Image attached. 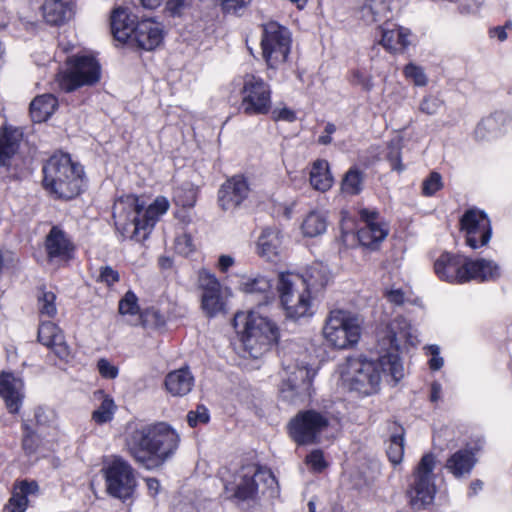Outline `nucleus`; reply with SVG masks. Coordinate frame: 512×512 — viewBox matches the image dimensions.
Returning a JSON list of instances; mask_svg holds the SVG:
<instances>
[{
  "label": "nucleus",
  "instance_id": "obj_1",
  "mask_svg": "<svg viewBox=\"0 0 512 512\" xmlns=\"http://www.w3.org/2000/svg\"><path fill=\"white\" fill-rule=\"evenodd\" d=\"M338 374L345 388L368 396L379 390L383 378L398 383L404 377V368L399 356L388 352L377 360L347 357L338 365Z\"/></svg>",
  "mask_w": 512,
  "mask_h": 512
},
{
  "label": "nucleus",
  "instance_id": "obj_2",
  "mask_svg": "<svg viewBox=\"0 0 512 512\" xmlns=\"http://www.w3.org/2000/svg\"><path fill=\"white\" fill-rule=\"evenodd\" d=\"M180 442L177 431L166 422L141 425L126 438L133 459L148 470L164 465L176 452Z\"/></svg>",
  "mask_w": 512,
  "mask_h": 512
},
{
  "label": "nucleus",
  "instance_id": "obj_3",
  "mask_svg": "<svg viewBox=\"0 0 512 512\" xmlns=\"http://www.w3.org/2000/svg\"><path fill=\"white\" fill-rule=\"evenodd\" d=\"M169 208L170 202L164 196H157L145 208L137 196H122L115 201L113 206L116 229L124 238L142 241L147 238L155 224L167 213Z\"/></svg>",
  "mask_w": 512,
  "mask_h": 512
},
{
  "label": "nucleus",
  "instance_id": "obj_4",
  "mask_svg": "<svg viewBox=\"0 0 512 512\" xmlns=\"http://www.w3.org/2000/svg\"><path fill=\"white\" fill-rule=\"evenodd\" d=\"M244 350L253 358L265 354L280 337L278 325L258 310L239 312L234 318Z\"/></svg>",
  "mask_w": 512,
  "mask_h": 512
},
{
  "label": "nucleus",
  "instance_id": "obj_5",
  "mask_svg": "<svg viewBox=\"0 0 512 512\" xmlns=\"http://www.w3.org/2000/svg\"><path fill=\"white\" fill-rule=\"evenodd\" d=\"M44 188L59 199L69 200L80 194L84 185V170L68 154L53 155L43 167Z\"/></svg>",
  "mask_w": 512,
  "mask_h": 512
},
{
  "label": "nucleus",
  "instance_id": "obj_6",
  "mask_svg": "<svg viewBox=\"0 0 512 512\" xmlns=\"http://www.w3.org/2000/svg\"><path fill=\"white\" fill-rule=\"evenodd\" d=\"M224 487L228 498L244 501L253 499L260 488L274 493L277 490V480L270 470L248 465L239 469L231 480L225 482Z\"/></svg>",
  "mask_w": 512,
  "mask_h": 512
},
{
  "label": "nucleus",
  "instance_id": "obj_7",
  "mask_svg": "<svg viewBox=\"0 0 512 512\" xmlns=\"http://www.w3.org/2000/svg\"><path fill=\"white\" fill-rule=\"evenodd\" d=\"M277 291L287 317L297 319L310 314L311 291L306 278L291 272L278 275Z\"/></svg>",
  "mask_w": 512,
  "mask_h": 512
},
{
  "label": "nucleus",
  "instance_id": "obj_8",
  "mask_svg": "<svg viewBox=\"0 0 512 512\" xmlns=\"http://www.w3.org/2000/svg\"><path fill=\"white\" fill-rule=\"evenodd\" d=\"M101 67L91 55H77L69 58L66 70L58 73L56 82L65 92H71L82 86L94 85L100 80Z\"/></svg>",
  "mask_w": 512,
  "mask_h": 512
},
{
  "label": "nucleus",
  "instance_id": "obj_9",
  "mask_svg": "<svg viewBox=\"0 0 512 512\" xmlns=\"http://www.w3.org/2000/svg\"><path fill=\"white\" fill-rule=\"evenodd\" d=\"M241 109L250 116L265 115L271 109V88L260 76L246 73L238 79Z\"/></svg>",
  "mask_w": 512,
  "mask_h": 512
},
{
  "label": "nucleus",
  "instance_id": "obj_10",
  "mask_svg": "<svg viewBox=\"0 0 512 512\" xmlns=\"http://www.w3.org/2000/svg\"><path fill=\"white\" fill-rule=\"evenodd\" d=\"M436 457L425 454L413 473V480L408 490L410 503L414 508L421 509L431 505L436 494L435 475Z\"/></svg>",
  "mask_w": 512,
  "mask_h": 512
},
{
  "label": "nucleus",
  "instance_id": "obj_11",
  "mask_svg": "<svg viewBox=\"0 0 512 512\" xmlns=\"http://www.w3.org/2000/svg\"><path fill=\"white\" fill-rule=\"evenodd\" d=\"M361 328L357 318L342 310L330 312L324 328L326 340L339 349L356 344Z\"/></svg>",
  "mask_w": 512,
  "mask_h": 512
},
{
  "label": "nucleus",
  "instance_id": "obj_12",
  "mask_svg": "<svg viewBox=\"0 0 512 512\" xmlns=\"http://www.w3.org/2000/svg\"><path fill=\"white\" fill-rule=\"evenodd\" d=\"M291 47L289 30L271 21L263 25L262 55L270 68H276L287 59Z\"/></svg>",
  "mask_w": 512,
  "mask_h": 512
},
{
  "label": "nucleus",
  "instance_id": "obj_13",
  "mask_svg": "<svg viewBox=\"0 0 512 512\" xmlns=\"http://www.w3.org/2000/svg\"><path fill=\"white\" fill-rule=\"evenodd\" d=\"M107 492L119 499L129 498L136 488L134 469L122 458L115 457L102 469Z\"/></svg>",
  "mask_w": 512,
  "mask_h": 512
},
{
  "label": "nucleus",
  "instance_id": "obj_14",
  "mask_svg": "<svg viewBox=\"0 0 512 512\" xmlns=\"http://www.w3.org/2000/svg\"><path fill=\"white\" fill-rule=\"evenodd\" d=\"M462 230L466 233V243L472 249L488 244L492 230L488 216L481 210L470 209L461 218Z\"/></svg>",
  "mask_w": 512,
  "mask_h": 512
},
{
  "label": "nucleus",
  "instance_id": "obj_15",
  "mask_svg": "<svg viewBox=\"0 0 512 512\" xmlns=\"http://www.w3.org/2000/svg\"><path fill=\"white\" fill-rule=\"evenodd\" d=\"M320 432V414L313 410L298 413L289 423V434L299 445L313 444Z\"/></svg>",
  "mask_w": 512,
  "mask_h": 512
},
{
  "label": "nucleus",
  "instance_id": "obj_16",
  "mask_svg": "<svg viewBox=\"0 0 512 512\" xmlns=\"http://www.w3.org/2000/svg\"><path fill=\"white\" fill-rule=\"evenodd\" d=\"M358 213L364 222V226L357 232L360 244L371 249L377 248L388 235L387 225L379 221V213L376 210L362 208Z\"/></svg>",
  "mask_w": 512,
  "mask_h": 512
},
{
  "label": "nucleus",
  "instance_id": "obj_17",
  "mask_svg": "<svg viewBox=\"0 0 512 512\" xmlns=\"http://www.w3.org/2000/svg\"><path fill=\"white\" fill-rule=\"evenodd\" d=\"M250 186L241 175L226 180L218 191V203L224 211H234L248 198Z\"/></svg>",
  "mask_w": 512,
  "mask_h": 512
},
{
  "label": "nucleus",
  "instance_id": "obj_18",
  "mask_svg": "<svg viewBox=\"0 0 512 512\" xmlns=\"http://www.w3.org/2000/svg\"><path fill=\"white\" fill-rule=\"evenodd\" d=\"M164 39L163 25L154 18H144L136 22L130 42L138 48L151 51Z\"/></svg>",
  "mask_w": 512,
  "mask_h": 512
},
{
  "label": "nucleus",
  "instance_id": "obj_19",
  "mask_svg": "<svg viewBox=\"0 0 512 512\" xmlns=\"http://www.w3.org/2000/svg\"><path fill=\"white\" fill-rule=\"evenodd\" d=\"M434 271L442 281L467 282V257L451 253L441 254L434 263Z\"/></svg>",
  "mask_w": 512,
  "mask_h": 512
},
{
  "label": "nucleus",
  "instance_id": "obj_20",
  "mask_svg": "<svg viewBox=\"0 0 512 512\" xmlns=\"http://www.w3.org/2000/svg\"><path fill=\"white\" fill-rule=\"evenodd\" d=\"M0 397L10 413H18L25 397L23 379L12 372L3 371L0 374Z\"/></svg>",
  "mask_w": 512,
  "mask_h": 512
},
{
  "label": "nucleus",
  "instance_id": "obj_21",
  "mask_svg": "<svg viewBox=\"0 0 512 512\" xmlns=\"http://www.w3.org/2000/svg\"><path fill=\"white\" fill-rule=\"evenodd\" d=\"M75 247L59 227L51 228L45 239V251L50 262L64 263L73 257Z\"/></svg>",
  "mask_w": 512,
  "mask_h": 512
},
{
  "label": "nucleus",
  "instance_id": "obj_22",
  "mask_svg": "<svg viewBox=\"0 0 512 512\" xmlns=\"http://www.w3.org/2000/svg\"><path fill=\"white\" fill-rule=\"evenodd\" d=\"M379 44L390 53L403 52L410 45L411 32L393 22H384L378 27Z\"/></svg>",
  "mask_w": 512,
  "mask_h": 512
},
{
  "label": "nucleus",
  "instance_id": "obj_23",
  "mask_svg": "<svg viewBox=\"0 0 512 512\" xmlns=\"http://www.w3.org/2000/svg\"><path fill=\"white\" fill-rule=\"evenodd\" d=\"M38 340L61 360L67 361L70 358V347L65 341L62 330L55 323H42L38 329Z\"/></svg>",
  "mask_w": 512,
  "mask_h": 512
},
{
  "label": "nucleus",
  "instance_id": "obj_24",
  "mask_svg": "<svg viewBox=\"0 0 512 512\" xmlns=\"http://www.w3.org/2000/svg\"><path fill=\"white\" fill-rule=\"evenodd\" d=\"M284 250L283 235L276 227H265L261 230L257 242L256 253L266 261H276Z\"/></svg>",
  "mask_w": 512,
  "mask_h": 512
},
{
  "label": "nucleus",
  "instance_id": "obj_25",
  "mask_svg": "<svg viewBox=\"0 0 512 512\" xmlns=\"http://www.w3.org/2000/svg\"><path fill=\"white\" fill-rule=\"evenodd\" d=\"M355 12L367 24L388 22L392 16L388 0H357Z\"/></svg>",
  "mask_w": 512,
  "mask_h": 512
},
{
  "label": "nucleus",
  "instance_id": "obj_26",
  "mask_svg": "<svg viewBox=\"0 0 512 512\" xmlns=\"http://www.w3.org/2000/svg\"><path fill=\"white\" fill-rule=\"evenodd\" d=\"M501 276L500 266L491 259L467 258V282L476 280L480 282L495 281Z\"/></svg>",
  "mask_w": 512,
  "mask_h": 512
},
{
  "label": "nucleus",
  "instance_id": "obj_27",
  "mask_svg": "<svg viewBox=\"0 0 512 512\" xmlns=\"http://www.w3.org/2000/svg\"><path fill=\"white\" fill-rule=\"evenodd\" d=\"M476 462L472 450L460 449L447 458L444 467L455 478L461 479L470 475Z\"/></svg>",
  "mask_w": 512,
  "mask_h": 512
},
{
  "label": "nucleus",
  "instance_id": "obj_28",
  "mask_svg": "<svg viewBox=\"0 0 512 512\" xmlns=\"http://www.w3.org/2000/svg\"><path fill=\"white\" fill-rule=\"evenodd\" d=\"M42 14L51 25H62L73 16V7L68 0H44Z\"/></svg>",
  "mask_w": 512,
  "mask_h": 512
},
{
  "label": "nucleus",
  "instance_id": "obj_29",
  "mask_svg": "<svg viewBox=\"0 0 512 512\" xmlns=\"http://www.w3.org/2000/svg\"><path fill=\"white\" fill-rule=\"evenodd\" d=\"M388 333L389 350L397 351L401 341L411 345L418 343L410 323L403 317H397L391 322Z\"/></svg>",
  "mask_w": 512,
  "mask_h": 512
},
{
  "label": "nucleus",
  "instance_id": "obj_30",
  "mask_svg": "<svg viewBox=\"0 0 512 512\" xmlns=\"http://www.w3.org/2000/svg\"><path fill=\"white\" fill-rule=\"evenodd\" d=\"M135 16L126 8H116L111 15V30L118 41L130 40L135 26Z\"/></svg>",
  "mask_w": 512,
  "mask_h": 512
},
{
  "label": "nucleus",
  "instance_id": "obj_31",
  "mask_svg": "<svg viewBox=\"0 0 512 512\" xmlns=\"http://www.w3.org/2000/svg\"><path fill=\"white\" fill-rule=\"evenodd\" d=\"M510 118L503 112H496L484 118L475 129V137L479 140H486L497 137L510 123Z\"/></svg>",
  "mask_w": 512,
  "mask_h": 512
},
{
  "label": "nucleus",
  "instance_id": "obj_32",
  "mask_svg": "<svg viewBox=\"0 0 512 512\" xmlns=\"http://www.w3.org/2000/svg\"><path fill=\"white\" fill-rule=\"evenodd\" d=\"M194 384V378L190 371L186 368H181L170 372L165 377L166 391L172 396H184L188 394Z\"/></svg>",
  "mask_w": 512,
  "mask_h": 512
},
{
  "label": "nucleus",
  "instance_id": "obj_33",
  "mask_svg": "<svg viewBox=\"0 0 512 512\" xmlns=\"http://www.w3.org/2000/svg\"><path fill=\"white\" fill-rule=\"evenodd\" d=\"M240 290L246 294H259L262 296L261 303H269L274 298L271 280L264 275L248 277L241 281Z\"/></svg>",
  "mask_w": 512,
  "mask_h": 512
},
{
  "label": "nucleus",
  "instance_id": "obj_34",
  "mask_svg": "<svg viewBox=\"0 0 512 512\" xmlns=\"http://www.w3.org/2000/svg\"><path fill=\"white\" fill-rule=\"evenodd\" d=\"M21 139L22 132L17 128L5 127L0 131V167L16 153Z\"/></svg>",
  "mask_w": 512,
  "mask_h": 512
},
{
  "label": "nucleus",
  "instance_id": "obj_35",
  "mask_svg": "<svg viewBox=\"0 0 512 512\" xmlns=\"http://www.w3.org/2000/svg\"><path fill=\"white\" fill-rule=\"evenodd\" d=\"M57 100L51 94H43L33 99L30 104V114L34 122L46 121L55 111Z\"/></svg>",
  "mask_w": 512,
  "mask_h": 512
},
{
  "label": "nucleus",
  "instance_id": "obj_36",
  "mask_svg": "<svg viewBox=\"0 0 512 512\" xmlns=\"http://www.w3.org/2000/svg\"><path fill=\"white\" fill-rule=\"evenodd\" d=\"M95 397L100 400V405L93 411L92 419L97 424L110 422L116 412L117 406L112 397L102 391H98Z\"/></svg>",
  "mask_w": 512,
  "mask_h": 512
},
{
  "label": "nucleus",
  "instance_id": "obj_37",
  "mask_svg": "<svg viewBox=\"0 0 512 512\" xmlns=\"http://www.w3.org/2000/svg\"><path fill=\"white\" fill-rule=\"evenodd\" d=\"M201 306L208 316H214L224 311L225 300L222 287L213 292L201 294Z\"/></svg>",
  "mask_w": 512,
  "mask_h": 512
},
{
  "label": "nucleus",
  "instance_id": "obj_38",
  "mask_svg": "<svg viewBox=\"0 0 512 512\" xmlns=\"http://www.w3.org/2000/svg\"><path fill=\"white\" fill-rule=\"evenodd\" d=\"M119 312L123 316L129 317L127 321L132 325H138L139 305L137 296L128 291L119 301Z\"/></svg>",
  "mask_w": 512,
  "mask_h": 512
},
{
  "label": "nucleus",
  "instance_id": "obj_39",
  "mask_svg": "<svg viewBox=\"0 0 512 512\" xmlns=\"http://www.w3.org/2000/svg\"><path fill=\"white\" fill-rule=\"evenodd\" d=\"M138 324L144 328L157 329L163 327L166 324L167 317L160 310L152 307L146 309L138 317Z\"/></svg>",
  "mask_w": 512,
  "mask_h": 512
},
{
  "label": "nucleus",
  "instance_id": "obj_40",
  "mask_svg": "<svg viewBox=\"0 0 512 512\" xmlns=\"http://www.w3.org/2000/svg\"><path fill=\"white\" fill-rule=\"evenodd\" d=\"M362 185V173L356 168H351L342 180L341 189L346 194L356 195L362 190Z\"/></svg>",
  "mask_w": 512,
  "mask_h": 512
},
{
  "label": "nucleus",
  "instance_id": "obj_41",
  "mask_svg": "<svg viewBox=\"0 0 512 512\" xmlns=\"http://www.w3.org/2000/svg\"><path fill=\"white\" fill-rule=\"evenodd\" d=\"M387 456L393 465H398L402 462L404 456V436L402 428H400V433L390 437L387 447Z\"/></svg>",
  "mask_w": 512,
  "mask_h": 512
},
{
  "label": "nucleus",
  "instance_id": "obj_42",
  "mask_svg": "<svg viewBox=\"0 0 512 512\" xmlns=\"http://www.w3.org/2000/svg\"><path fill=\"white\" fill-rule=\"evenodd\" d=\"M38 308L41 315L53 318L57 314L56 295L52 291L41 290L38 296Z\"/></svg>",
  "mask_w": 512,
  "mask_h": 512
},
{
  "label": "nucleus",
  "instance_id": "obj_43",
  "mask_svg": "<svg viewBox=\"0 0 512 512\" xmlns=\"http://www.w3.org/2000/svg\"><path fill=\"white\" fill-rule=\"evenodd\" d=\"M301 231L304 237L313 238L320 234V213L312 210L303 220Z\"/></svg>",
  "mask_w": 512,
  "mask_h": 512
},
{
  "label": "nucleus",
  "instance_id": "obj_44",
  "mask_svg": "<svg viewBox=\"0 0 512 512\" xmlns=\"http://www.w3.org/2000/svg\"><path fill=\"white\" fill-rule=\"evenodd\" d=\"M321 423L322 437L325 436L327 439L335 438L341 430L340 419L328 412L322 413Z\"/></svg>",
  "mask_w": 512,
  "mask_h": 512
},
{
  "label": "nucleus",
  "instance_id": "obj_45",
  "mask_svg": "<svg viewBox=\"0 0 512 512\" xmlns=\"http://www.w3.org/2000/svg\"><path fill=\"white\" fill-rule=\"evenodd\" d=\"M224 14L241 15L252 0H214Z\"/></svg>",
  "mask_w": 512,
  "mask_h": 512
},
{
  "label": "nucleus",
  "instance_id": "obj_46",
  "mask_svg": "<svg viewBox=\"0 0 512 512\" xmlns=\"http://www.w3.org/2000/svg\"><path fill=\"white\" fill-rule=\"evenodd\" d=\"M198 286L204 293L216 291L221 287V284L213 273L203 268L198 272Z\"/></svg>",
  "mask_w": 512,
  "mask_h": 512
},
{
  "label": "nucleus",
  "instance_id": "obj_47",
  "mask_svg": "<svg viewBox=\"0 0 512 512\" xmlns=\"http://www.w3.org/2000/svg\"><path fill=\"white\" fill-rule=\"evenodd\" d=\"M403 73L405 77L411 80L416 86L423 87L428 83V79L423 68L414 63L407 64L404 67Z\"/></svg>",
  "mask_w": 512,
  "mask_h": 512
},
{
  "label": "nucleus",
  "instance_id": "obj_48",
  "mask_svg": "<svg viewBox=\"0 0 512 512\" xmlns=\"http://www.w3.org/2000/svg\"><path fill=\"white\" fill-rule=\"evenodd\" d=\"M443 188L442 176L438 172H431L422 182V194L424 196H433L437 191Z\"/></svg>",
  "mask_w": 512,
  "mask_h": 512
},
{
  "label": "nucleus",
  "instance_id": "obj_49",
  "mask_svg": "<svg viewBox=\"0 0 512 512\" xmlns=\"http://www.w3.org/2000/svg\"><path fill=\"white\" fill-rule=\"evenodd\" d=\"M296 373L301 378L305 377V379H303V382H302L301 385H298L296 383V379H290L291 390L292 391H296V393H299V391H306V390H308L311 381L316 376V372L315 371H310L308 369H302L301 368V369H298V371ZM295 378H297V376Z\"/></svg>",
  "mask_w": 512,
  "mask_h": 512
},
{
  "label": "nucleus",
  "instance_id": "obj_50",
  "mask_svg": "<svg viewBox=\"0 0 512 512\" xmlns=\"http://www.w3.org/2000/svg\"><path fill=\"white\" fill-rule=\"evenodd\" d=\"M442 104L443 101L440 98L433 95H427L422 99L419 105V110L427 115H435L441 108Z\"/></svg>",
  "mask_w": 512,
  "mask_h": 512
},
{
  "label": "nucleus",
  "instance_id": "obj_51",
  "mask_svg": "<svg viewBox=\"0 0 512 512\" xmlns=\"http://www.w3.org/2000/svg\"><path fill=\"white\" fill-rule=\"evenodd\" d=\"M97 370L101 377L109 380L117 378L119 374L118 367L106 358L97 361Z\"/></svg>",
  "mask_w": 512,
  "mask_h": 512
},
{
  "label": "nucleus",
  "instance_id": "obj_52",
  "mask_svg": "<svg viewBox=\"0 0 512 512\" xmlns=\"http://www.w3.org/2000/svg\"><path fill=\"white\" fill-rule=\"evenodd\" d=\"M27 506L28 498H26L23 493L15 489L6 508L9 512H24L27 509Z\"/></svg>",
  "mask_w": 512,
  "mask_h": 512
},
{
  "label": "nucleus",
  "instance_id": "obj_53",
  "mask_svg": "<svg viewBox=\"0 0 512 512\" xmlns=\"http://www.w3.org/2000/svg\"><path fill=\"white\" fill-rule=\"evenodd\" d=\"M175 249L179 254L189 255L194 251L192 237L187 233L178 235L175 239Z\"/></svg>",
  "mask_w": 512,
  "mask_h": 512
},
{
  "label": "nucleus",
  "instance_id": "obj_54",
  "mask_svg": "<svg viewBox=\"0 0 512 512\" xmlns=\"http://www.w3.org/2000/svg\"><path fill=\"white\" fill-rule=\"evenodd\" d=\"M189 5L188 0H167L165 10L170 16L179 17L183 15Z\"/></svg>",
  "mask_w": 512,
  "mask_h": 512
},
{
  "label": "nucleus",
  "instance_id": "obj_55",
  "mask_svg": "<svg viewBox=\"0 0 512 512\" xmlns=\"http://www.w3.org/2000/svg\"><path fill=\"white\" fill-rule=\"evenodd\" d=\"M209 414L205 407L199 406L195 411H190L187 415L188 424L191 427H196L198 424L207 423Z\"/></svg>",
  "mask_w": 512,
  "mask_h": 512
},
{
  "label": "nucleus",
  "instance_id": "obj_56",
  "mask_svg": "<svg viewBox=\"0 0 512 512\" xmlns=\"http://www.w3.org/2000/svg\"><path fill=\"white\" fill-rule=\"evenodd\" d=\"M17 263L15 254L8 249H0V276L7 270L14 268Z\"/></svg>",
  "mask_w": 512,
  "mask_h": 512
},
{
  "label": "nucleus",
  "instance_id": "obj_57",
  "mask_svg": "<svg viewBox=\"0 0 512 512\" xmlns=\"http://www.w3.org/2000/svg\"><path fill=\"white\" fill-rule=\"evenodd\" d=\"M98 281L105 283L107 286H112L119 281V274L109 266L101 267Z\"/></svg>",
  "mask_w": 512,
  "mask_h": 512
},
{
  "label": "nucleus",
  "instance_id": "obj_58",
  "mask_svg": "<svg viewBox=\"0 0 512 512\" xmlns=\"http://www.w3.org/2000/svg\"><path fill=\"white\" fill-rule=\"evenodd\" d=\"M388 160L393 170L401 172L404 170V166L401 163V155L398 145L391 144L389 146Z\"/></svg>",
  "mask_w": 512,
  "mask_h": 512
},
{
  "label": "nucleus",
  "instance_id": "obj_59",
  "mask_svg": "<svg viewBox=\"0 0 512 512\" xmlns=\"http://www.w3.org/2000/svg\"><path fill=\"white\" fill-rule=\"evenodd\" d=\"M273 119L276 121L293 122L296 119L295 112L286 106L276 107L272 111Z\"/></svg>",
  "mask_w": 512,
  "mask_h": 512
},
{
  "label": "nucleus",
  "instance_id": "obj_60",
  "mask_svg": "<svg viewBox=\"0 0 512 512\" xmlns=\"http://www.w3.org/2000/svg\"><path fill=\"white\" fill-rule=\"evenodd\" d=\"M54 418V413L49 409L39 407L35 410V420L40 426L50 425Z\"/></svg>",
  "mask_w": 512,
  "mask_h": 512
},
{
  "label": "nucleus",
  "instance_id": "obj_61",
  "mask_svg": "<svg viewBox=\"0 0 512 512\" xmlns=\"http://www.w3.org/2000/svg\"><path fill=\"white\" fill-rule=\"evenodd\" d=\"M428 353L432 355V358L429 360V366L432 370H439L442 368L444 364V360L439 356L440 349L437 345H430L427 347Z\"/></svg>",
  "mask_w": 512,
  "mask_h": 512
},
{
  "label": "nucleus",
  "instance_id": "obj_62",
  "mask_svg": "<svg viewBox=\"0 0 512 512\" xmlns=\"http://www.w3.org/2000/svg\"><path fill=\"white\" fill-rule=\"evenodd\" d=\"M182 190H177L175 194V201L178 205L183 207H192L195 204V192L190 189L185 198L181 196Z\"/></svg>",
  "mask_w": 512,
  "mask_h": 512
},
{
  "label": "nucleus",
  "instance_id": "obj_63",
  "mask_svg": "<svg viewBox=\"0 0 512 512\" xmlns=\"http://www.w3.org/2000/svg\"><path fill=\"white\" fill-rule=\"evenodd\" d=\"M306 466L314 472L320 471V452L318 450L312 451L306 457Z\"/></svg>",
  "mask_w": 512,
  "mask_h": 512
},
{
  "label": "nucleus",
  "instance_id": "obj_64",
  "mask_svg": "<svg viewBox=\"0 0 512 512\" xmlns=\"http://www.w3.org/2000/svg\"><path fill=\"white\" fill-rule=\"evenodd\" d=\"M352 82L361 85L366 90H370L372 87L371 80L358 70L352 73Z\"/></svg>",
  "mask_w": 512,
  "mask_h": 512
}]
</instances>
